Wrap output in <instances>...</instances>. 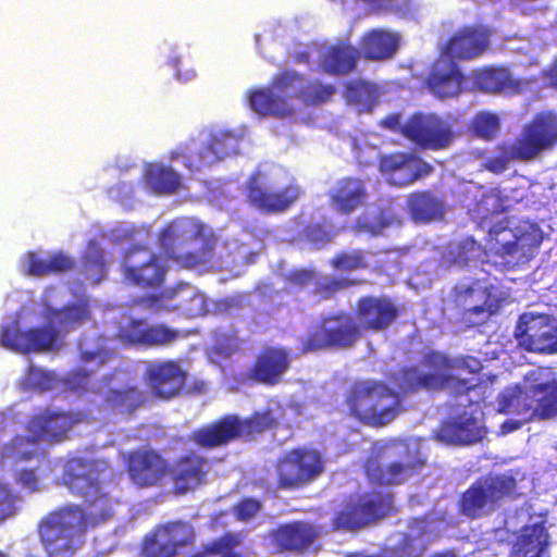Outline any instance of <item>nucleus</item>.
Returning a JSON list of instances; mask_svg holds the SVG:
<instances>
[{"label": "nucleus", "instance_id": "f257e3e1", "mask_svg": "<svg viewBox=\"0 0 557 557\" xmlns=\"http://www.w3.org/2000/svg\"><path fill=\"white\" fill-rule=\"evenodd\" d=\"M112 465L102 459L71 458L61 481L71 494L83 498L89 511L78 505H65L44 516L37 528L39 540L49 556H71L84 543L88 527L112 518V497L108 486L114 481Z\"/></svg>", "mask_w": 557, "mask_h": 557}, {"label": "nucleus", "instance_id": "f03ea898", "mask_svg": "<svg viewBox=\"0 0 557 557\" xmlns=\"http://www.w3.org/2000/svg\"><path fill=\"white\" fill-rule=\"evenodd\" d=\"M202 226L189 222H172L160 230L158 236L162 256L151 251L147 246L133 245L123 255L122 275L132 286L143 289L160 288L166 278L172 260L181 268L193 269L209 262L214 244L205 243L199 250L189 251L188 247L201 235Z\"/></svg>", "mask_w": 557, "mask_h": 557}, {"label": "nucleus", "instance_id": "7ed1b4c3", "mask_svg": "<svg viewBox=\"0 0 557 557\" xmlns=\"http://www.w3.org/2000/svg\"><path fill=\"white\" fill-rule=\"evenodd\" d=\"M386 379L396 389L380 380H359L345 393L348 414L360 424L381 429L392 423L403 411V397L421 389L436 391L437 373H423L407 366L388 373Z\"/></svg>", "mask_w": 557, "mask_h": 557}, {"label": "nucleus", "instance_id": "20e7f679", "mask_svg": "<svg viewBox=\"0 0 557 557\" xmlns=\"http://www.w3.org/2000/svg\"><path fill=\"white\" fill-rule=\"evenodd\" d=\"M335 91L332 84L308 81L294 70H284L273 76L268 87L251 90L248 103L261 115L286 117L294 113L292 99L314 107L327 102Z\"/></svg>", "mask_w": 557, "mask_h": 557}, {"label": "nucleus", "instance_id": "39448f33", "mask_svg": "<svg viewBox=\"0 0 557 557\" xmlns=\"http://www.w3.org/2000/svg\"><path fill=\"white\" fill-rule=\"evenodd\" d=\"M498 411L521 416L525 420H548L557 417V380L550 368L529 370L517 383L504 388L497 396Z\"/></svg>", "mask_w": 557, "mask_h": 557}, {"label": "nucleus", "instance_id": "423d86ee", "mask_svg": "<svg viewBox=\"0 0 557 557\" xmlns=\"http://www.w3.org/2000/svg\"><path fill=\"white\" fill-rule=\"evenodd\" d=\"M275 424L276 420L270 409L255 411L246 419L225 414L195 430L190 441L199 447L210 449L225 446L242 436L263 433Z\"/></svg>", "mask_w": 557, "mask_h": 557}, {"label": "nucleus", "instance_id": "0eeeda50", "mask_svg": "<svg viewBox=\"0 0 557 557\" xmlns=\"http://www.w3.org/2000/svg\"><path fill=\"white\" fill-rule=\"evenodd\" d=\"M544 239L542 228L533 222L522 221L512 231L508 221L494 224L487 233V244L502 258H510L517 263H527L540 251Z\"/></svg>", "mask_w": 557, "mask_h": 557}, {"label": "nucleus", "instance_id": "6e6552de", "mask_svg": "<svg viewBox=\"0 0 557 557\" xmlns=\"http://www.w3.org/2000/svg\"><path fill=\"white\" fill-rule=\"evenodd\" d=\"M517 481L508 474H487L474 481L459 498V512L480 519L497 509L500 503L516 494Z\"/></svg>", "mask_w": 557, "mask_h": 557}, {"label": "nucleus", "instance_id": "1a4fd4ad", "mask_svg": "<svg viewBox=\"0 0 557 557\" xmlns=\"http://www.w3.org/2000/svg\"><path fill=\"white\" fill-rule=\"evenodd\" d=\"M322 454L300 446L285 451L275 463L276 487L282 491L302 490L315 482L324 472Z\"/></svg>", "mask_w": 557, "mask_h": 557}, {"label": "nucleus", "instance_id": "9d476101", "mask_svg": "<svg viewBox=\"0 0 557 557\" xmlns=\"http://www.w3.org/2000/svg\"><path fill=\"white\" fill-rule=\"evenodd\" d=\"M361 337L360 325L355 318L341 311L323 317L319 325L301 338L300 351L308 354L327 348H351Z\"/></svg>", "mask_w": 557, "mask_h": 557}, {"label": "nucleus", "instance_id": "9b49d317", "mask_svg": "<svg viewBox=\"0 0 557 557\" xmlns=\"http://www.w3.org/2000/svg\"><path fill=\"white\" fill-rule=\"evenodd\" d=\"M557 147V112L544 110L537 112L522 126L520 135L508 148L511 159L529 162L544 151Z\"/></svg>", "mask_w": 557, "mask_h": 557}, {"label": "nucleus", "instance_id": "f8f14e48", "mask_svg": "<svg viewBox=\"0 0 557 557\" xmlns=\"http://www.w3.org/2000/svg\"><path fill=\"white\" fill-rule=\"evenodd\" d=\"M239 149V137L228 131L212 133L208 141L199 149L195 140L184 143L171 152V160L182 159L183 164L191 172H198L226 157L236 154Z\"/></svg>", "mask_w": 557, "mask_h": 557}, {"label": "nucleus", "instance_id": "ddd939ff", "mask_svg": "<svg viewBox=\"0 0 557 557\" xmlns=\"http://www.w3.org/2000/svg\"><path fill=\"white\" fill-rule=\"evenodd\" d=\"M401 135L423 150L448 149L457 134L451 123L435 113L416 112L404 123Z\"/></svg>", "mask_w": 557, "mask_h": 557}, {"label": "nucleus", "instance_id": "4468645a", "mask_svg": "<svg viewBox=\"0 0 557 557\" xmlns=\"http://www.w3.org/2000/svg\"><path fill=\"white\" fill-rule=\"evenodd\" d=\"M492 290V285H486L478 278L458 282L447 294L444 304L449 310L457 312L468 326H474L480 322L473 321L472 317L494 312Z\"/></svg>", "mask_w": 557, "mask_h": 557}, {"label": "nucleus", "instance_id": "2eb2a0df", "mask_svg": "<svg viewBox=\"0 0 557 557\" xmlns=\"http://www.w3.org/2000/svg\"><path fill=\"white\" fill-rule=\"evenodd\" d=\"M393 512L391 493L372 491L360 495L337 511L332 520L334 530H357Z\"/></svg>", "mask_w": 557, "mask_h": 557}, {"label": "nucleus", "instance_id": "dca6fc26", "mask_svg": "<svg viewBox=\"0 0 557 557\" xmlns=\"http://www.w3.org/2000/svg\"><path fill=\"white\" fill-rule=\"evenodd\" d=\"M515 337L529 352L553 355L557 352L556 320L545 313H522L515 329Z\"/></svg>", "mask_w": 557, "mask_h": 557}, {"label": "nucleus", "instance_id": "f3484780", "mask_svg": "<svg viewBox=\"0 0 557 557\" xmlns=\"http://www.w3.org/2000/svg\"><path fill=\"white\" fill-rule=\"evenodd\" d=\"M124 470L135 486H161L169 476V461L153 448H136L122 456Z\"/></svg>", "mask_w": 557, "mask_h": 557}, {"label": "nucleus", "instance_id": "a211bd4d", "mask_svg": "<svg viewBox=\"0 0 557 557\" xmlns=\"http://www.w3.org/2000/svg\"><path fill=\"white\" fill-rule=\"evenodd\" d=\"M298 194L293 185L275 187L261 171L253 172L246 183L247 202L264 213L284 212L297 200Z\"/></svg>", "mask_w": 557, "mask_h": 557}, {"label": "nucleus", "instance_id": "6ab92c4d", "mask_svg": "<svg viewBox=\"0 0 557 557\" xmlns=\"http://www.w3.org/2000/svg\"><path fill=\"white\" fill-rule=\"evenodd\" d=\"M117 337L127 345L158 348L172 346L185 338L186 333L165 323L148 324L144 319H131L119 329Z\"/></svg>", "mask_w": 557, "mask_h": 557}, {"label": "nucleus", "instance_id": "aec40b11", "mask_svg": "<svg viewBox=\"0 0 557 557\" xmlns=\"http://www.w3.org/2000/svg\"><path fill=\"white\" fill-rule=\"evenodd\" d=\"M83 420L77 412L44 409L33 414L25 424V431L35 434L40 442L60 444L70 438L71 430Z\"/></svg>", "mask_w": 557, "mask_h": 557}, {"label": "nucleus", "instance_id": "412c9836", "mask_svg": "<svg viewBox=\"0 0 557 557\" xmlns=\"http://www.w3.org/2000/svg\"><path fill=\"white\" fill-rule=\"evenodd\" d=\"M397 305L386 296H362L355 307L354 318L360 332H383L399 317Z\"/></svg>", "mask_w": 557, "mask_h": 557}, {"label": "nucleus", "instance_id": "4be33fe9", "mask_svg": "<svg viewBox=\"0 0 557 557\" xmlns=\"http://www.w3.org/2000/svg\"><path fill=\"white\" fill-rule=\"evenodd\" d=\"M320 536L318 527L307 520L278 524L268 533L269 544L276 554H301Z\"/></svg>", "mask_w": 557, "mask_h": 557}, {"label": "nucleus", "instance_id": "5701e85b", "mask_svg": "<svg viewBox=\"0 0 557 557\" xmlns=\"http://www.w3.org/2000/svg\"><path fill=\"white\" fill-rule=\"evenodd\" d=\"M194 541V530L187 522H169L159 527L144 543L145 557H176Z\"/></svg>", "mask_w": 557, "mask_h": 557}, {"label": "nucleus", "instance_id": "b1692460", "mask_svg": "<svg viewBox=\"0 0 557 557\" xmlns=\"http://www.w3.org/2000/svg\"><path fill=\"white\" fill-rule=\"evenodd\" d=\"M58 339V331L50 325L28 330L8 325L0 330V345L23 354L51 350L55 347Z\"/></svg>", "mask_w": 557, "mask_h": 557}, {"label": "nucleus", "instance_id": "393cba45", "mask_svg": "<svg viewBox=\"0 0 557 557\" xmlns=\"http://www.w3.org/2000/svg\"><path fill=\"white\" fill-rule=\"evenodd\" d=\"M144 376L152 394L161 399L178 396L187 382V372L176 360L151 362Z\"/></svg>", "mask_w": 557, "mask_h": 557}, {"label": "nucleus", "instance_id": "a878e982", "mask_svg": "<svg viewBox=\"0 0 557 557\" xmlns=\"http://www.w3.org/2000/svg\"><path fill=\"white\" fill-rule=\"evenodd\" d=\"M115 359V351L104 345H96L94 348H84L81 346L77 366L66 373L64 382L72 389H86L91 379L104 367L110 366Z\"/></svg>", "mask_w": 557, "mask_h": 557}, {"label": "nucleus", "instance_id": "bb28decb", "mask_svg": "<svg viewBox=\"0 0 557 557\" xmlns=\"http://www.w3.org/2000/svg\"><path fill=\"white\" fill-rule=\"evenodd\" d=\"M385 453L369 457L364 462V473L368 480L377 485H397L407 478L417 474L424 466L421 459L407 461H385Z\"/></svg>", "mask_w": 557, "mask_h": 557}, {"label": "nucleus", "instance_id": "cd10ccee", "mask_svg": "<svg viewBox=\"0 0 557 557\" xmlns=\"http://www.w3.org/2000/svg\"><path fill=\"white\" fill-rule=\"evenodd\" d=\"M490 36L491 32L485 26H465L447 40L443 54L450 60H471L488 48Z\"/></svg>", "mask_w": 557, "mask_h": 557}, {"label": "nucleus", "instance_id": "c85d7f7f", "mask_svg": "<svg viewBox=\"0 0 557 557\" xmlns=\"http://www.w3.org/2000/svg\"><path fill=\"white\" fill-rule=\"evenodd\" d=\"M292 358L283 347H264L257 355L248 376L256 383L274 386L289 369Z\"/></svg>", "mask_w": 557, "mask_h": 557}, {"label": "nucleus", "instance_id": "c756f323", "mask_svg": "<svg viewBox=\"0 0 557 557\" xmlns=\"http://www.w3.org/2000/svg\"><path fill=\"white\" fill-rule=\"evenodd\" d=\"M463 81L456 62L441 54L432 63L425 85L434 97L445 99L457 97L462 91Z\"/></svg>", "mask_w": 557, "mask_h": 557}, {"label": "nucleus", "instance_id": "7c9ffc66", "mask_svg": "<svg viewBox=\"0 0 557 557\" xmlns=\"http://www.w3.org/2000/svg\"><path fill=\"white\" fill-rule=\"evenodd\" d=\"M207 474V460L195 453L180 457L173 465L169 463V475L177 493L187 491L205 482Z\"/></svg>", "mask_w": 557, "mask_h": 557}, {"label": "nucleus", "instance_id": "2f4dec72", "mask_svg": "<svg viewBox=\"0 0 557 557\" xmlns=\"http://www.w3.org/2000/svg\"><path fill=\"white\" fill-rule=\"evenodd\" d=\"M549 543L547 520L543 518L541 521L521 528L510 557H548Z\"/></svg>", "mask_w": 557, "mask_h": 557}, {"label": "nucleus", "instance_id": "473e14b6", "mask_svg": "<svg viewBox=\"0 0 557 557\" xmlns=\"http://www.w3.org/2000/svg\"><path fill=\"white\" fill-rule=\"evenodd\" d=\"M485 429L479 425L478 420L467 412L449 418L440 426L441 437L454 444L476 443L485 436Z\"/></svg>", "mask_w": 557, "mask_h": 557}, {"label": "nucleus", "instance_id": "72a5a7b5", "mask_svg": "<svg viewBox=\"0 0 557 557\" xmlns=\"http://www.w3.org/2000/svg\"><path fill=\"white\" fill-rule=\"evenodd\" d=\"M474 86L486 94L517 92L519 81L515 79L510 71L503 66H484L473 73Z\"/></svg>", "mask_w": 557, "mask_h": 557}, {"label": "nucleus", "instance_id": "f704fd0d", "mask_svg": "<svg viewBox=\"0 0 557 557\" xmlns=\"http://www.w3.org/2000/svg\"><path fill=\"white\" fill-rule=\"evenodd\" d=\"M366 197L367 190L362 180L343 177L337 181L330 200L338 212L349 214L363 203Z\"/></svg>", "mask_w": 557, "mask_h": 557}, {"label": "nucleus", "instance_id": "c9c22d12", "mask_svg": "<svg viewBox=\"0 0 557 557\" xmlns=\"http://www.w3.org/2000/svg\"><path fill=\"white\" fill-rule=\"evenodd\" d=\"M25 259V273L36 277L65 273L75 265L74 260L62 251L52 252L48 258H41L37 252L28 251Z\"/></svg>", "mask_w": 557, "mask_h": 557}, {"label": "nucleus", "instance_id": "e433bc0d", "mask_svg": "<svg viewBox=\"0 0 557 557\" xmlns=\"http://www.w3.org/2000/svg\"><path fill=\"white\" fill-rule=\"evenodd\" d=\"M407 208L414 222L429 223L443 216L445 203L432 191L421 190L409 196Z\"/></svg>", "mask_w": 557, "mask_h": 557}, {"label": "nucleus", "instance_id": "4c0bfd02", "mask_svg": "<svg viewBox=\"0 0 557 557\" xmlns=\"http://www.w3.org/2000/svg\"><path fill=\"white\" fill-rule=\"evenodd\" d=\"M359 51L350 45H333L321 57V66L331 75H346L355 70Z\"/></svg>", "mask_w": 557, "mask_h": 557}, {"label": "nucleus", "instance_id": "58836bf2", "mask_svg": "<svg viewBox=\"0 0 557 557\" xmlns=\"http://www.w3.org/2000/svg\"><path fill=\"white\" fill-rule=\"evenodd\" d=\"M398 48V37L383 29H374L364 35L361 50L368 60H385Z\"/></svg>", "mask_w": 557, "mask_h": 557}, {"label": "nucleus", "instance_id": "ea45409f", "mask_svg": "<svg viewBox=\"0 0 557 557\" xmlns=\"http://www.w3.org/2000/svg\"><path fill=\"white\" fill-rule=\"evenodd\" d=\"M146 398L144 392L136 385L124 388L109 389L104 397V405L121 414H132L144 405Z\"/></svg>", "mask_w": 557, "mask_h": 557}, {"label": "nucleus", "instance_id": "a19ab883", "mask_svg": "<svg viewBox=\"0 0 557 557\" xmlns=\"http://www.w3.org/2000/svg\"><path fill=\"white\" fill-rule=\"evenodd\" d=\"M144 178L147 185L159 195H171L181 186L180 174L163 164H147Z\"/></svg>", "mask_w": 557, "mask_h": 557}, {"label": "nucleus", "instance_id": "79ce46f5", "mask_svg": "<svg viewBox=\"0 0 557 557\" xmlns=\"http://www.w3.org/2000/svg\"><path fill=\"white\" fill-rule=\"evenodd\" d=\"M423 364L434 370H466L471 374H476L482 370V363L475 357L463 356L456 359H449L434 351L424 355Z\"/></svg>", "mask_w": 557, "mask_h": 557}, {"label": "nucleus", "instance_id": "37998d69", "mask_svg": "<svg viewBox=\"0 0 557 557\" xmlns=\"http://www.w3.org/2000/svg\"><path fill=\"white\" fill-rule=\"evenodd\" d=\"M39 438L35 434L28 433L27 435L17 434L13 436L2 447V456L16 461H26L35 458L38 454Z\"/></svg>", "mask_w": 557, "mask_h": 557}, {"label": "nucleus", "instance_id": "c03bdc74", "mask_svg": "<svg viewBox=\"0 0 557 557\" xmlns=\"http://www.w3.org/2000/svg\"><path fill=\"white\" fill-rule=\"evenodd\" d=\"M108 262L103 249L96 242H90L83 256V273L86 278L98 284L107 275Z\"/></svg>", "mask_w": 557, "mask_h": 557}, {"label": "nucleus", "instance_id": "a18cd8bd", "mask_svg": "<svg viewBox=\"0 0 557 557\" xmlns=\"http://www.w3.org/2000/svg\"><path fill=\"white\" fill-rule=\"evenodd\" d=\"M90 319L88 302L76 301L64 306L54 313V320L61 331L67 333Z\"/></svg>", "mask_w": 557, "mask_h": 557}, {"label": "nucleus", "instance_id": "49530a36", "mask_svg": "<svg viewBox=\"0 0 557 557\" xmlns=\"http://www.w3.org/2000/svg\"><path fill=\"white\" fill-rule=\"evenodd\" d=\"M330 265L341 272L364 270L369 267L366 252L362 249L339 251L330 260Z\"/></svg>", "mask_w": 557, "mask_h": 557}, {"label": "nucleus", "instance_id": "de8ad7c7", "mask_svg": "<svg viewBox=\"0 0 557 557\" xmlns=\"http://www.w3.org/2000/svg\"><path fill=\"white\" fill-rule=\"evenodd\" d=\"M380 555L381 557H414V537L399 532L394 536L393 543H387L381 548Z\"/></svg>", "mask_w": 557, "mask_h": 557}, {"label": "nucleus", "instance_id": "09e8293b", "mask_svg": "<svg viewBox=\"0 0 557 557\" xmlns=\"http://www.w3.org/2000/svg\"><path fill=\"white\" fill-rule=\"evenodd\" d=\"M478 219L484 221L504 211L502 198L494 190L485 191L472 209Z\"/></svg>", "mask_w": 557, "mask_h": 557}, {"label": "nucleus", "instance_id": "8fccbe9b", "mask_svg": "<svg viewBox=\"0 0 557 557\" xmlns=\"http://www.w3.org/2000/svg\"><path fill=\"white\" fill-rule=\"evenodd\" d=\"M472 129L482 139H493L499 129V119L495 113H478L472 121Z\"/></svg>", "mask_w": 557, "mask_h": 557}, {"label": "nucleus", "instance_id": "3c124183", "mask_svg": "<svg viewBox=\"0 0 557 557\" xmlns=\"http://www.w3.org/2000/svg\"><path fill=\"white\" fill-rule=\"evenodd\" d=\"M356 282L347 277H324L315 284L313 294L320 299L326 300L334 297L338 292L354 286Z\"/></svg>", "mask_w": 557, "mask_h": 557}, {"label": "nucleus", "instance_id": "603ef678", "mask_svg": "<svg viewBox=\"0 0 557 557\" xmlns=\"http://www.w3.org/2000/svg\"><path fill=\"white\" fill-rule=\"evenodd\" d=\"M437 377L440 379V382L436 385V389L448 388L456 396L467 395L470 391L474 389L479 384L478 380L473 377L459 379L458 376L451 373H437Z\"/></svg>", "mask_w": 557, "mask_h": 557}, {"label": "nucleus", "instance_id": "864d4df0", "mask_svg": "<svg viewBox=\"0 0 557 557\" xmlns=\"http://www.w3.org/2000/svg\"><path fill=\"white\" fill-rule=\"evenodd\" d=\"M184 289H169L159 294L144 295L133 300V306L139 307L143 310L151 312H159L164 308V301L174 298L176 295L183 294Z\"/></svg>", "mask_w": 557, "mask_h": 557}, {"label": "nucleus", "instance_id": "5fc2aeb1", "mask_svg": "<svg viewBox=\"0 0 557 557\" xmlns=\"http://www.w3.org/2000/svg\"><path fill=\"white\" fill-rule=\"evenodd\" d=\"M304 237L314 248L321 249L333 242L335 232L324 224L311 223L304 228Z\"/></svg>", "mask_w": 557, "mask_h": 557}, {"label": "nucleus", "instance_id": "6e6d98bb", "mask_svg": "<svg viewBox=\"0 0 557 557\" xmlns=\"http://www.w3.org/2000/svg\"><path fill=\"white\" fill-rule=\"evenodd\" d=\"M261 509V500L253 497H244L234 506L233 512L238 521L247 522L255 518Z\"/></svg>", "mask_w": 557, "mask_h": 557}, {"label": "nucleus", "instance_id": "4d7b16f0", "mask_svg": "<svg viewBox=\"0 0 557 557\" xmlns=\"http://www.w3.org/2000/svg\"><path fill=\"white\" fill-rule=\"evenodd\" d=\"M175 308L189 317H196L205 312V300L201 295L191 292L188 297H181Z\"/></svg>", "mask_w": 557, "mask_h": 557}, {"label": "nucleus", "instance_id": "13d9d810", "mask_svg": "<svg viewBox=\"0 0 557 557\" xmlns=\"http://www.w3.org/2000/svg\"><path fill=\"white\" fill-rule=\"evenodd\" d=\"M317 276V273L314 270L310 269H295L292 270L287 276V282L290 285L297 286V287H306L310 285Z\"/></svg>", "mask_w": 557, "mask_h": 557}, {"label": "nucleus", "instance_id": "bf43d9fd", "mask_svg": "<svg viewBox=\"0 0 557 557\" xmlns=\"http://www.w3.org/2000/svg\"><path fill=\"white\" fill-rule=\"evenodd\" d=\"M18 484L28 490L35 492L38 490V478L33 469H24L17 473Z\"/></svg>", "mask_w": 557, "mask_h": 557}, {"label": "nucleus", "instance_id": "052dcab7", "mask_svg": "<svg viewBox=\"0 0 557 557\" xmlns=\"http://www.w3.org/2000/svg\"><path fill=\"white\" fill-rule=\"evenodd\" d=\"M392 224V219L383 214H379L375 221L362 223V228L372 235H380Z\"/></svg>", "mask_w": 557, "mask_h": 557}, {"label": "nucleus", "instance_id": "680f3d73", "mask_svg": "<svg viewBox=\"0 0 557 557\" xmlns=\"http://www.w3.org/2000/svg\"><path fill=\"white\" fill-rule=\"evenodd\" d=\"M380 125L384 128H387L392 132H396L401 134V129L404 128V124H401V115L400 113H392L381 120Z\"/></svg>", "mask_w": 557, "mask_h": 557}, {"label": "nucleus", "instance_id": "e2e57ef3", "mask_svg": "<svg viewBox=\"0 0 557 557\" xmlns=\"http://www.w3.org/2000/svg\"><path fill=\"white\" fill-rule=\"evenodd\" d=\"M485 168L493 173H502L507 168V161L502 157H493L486 161Z\"/></svg>", "mask_w": 557, "mask_h": 557}, {"label": "nucleus", "instance_id": "0e129e2a", "mask_svg": "<svg viewBox=\"0 0 557 557\" xmlns=\"http://www.w3.org/2000/svg\"><path fill=\"white\" fill-rule=\"evenodd\" d=\"M41 379V381L37 382L40 389H48L50 388V377L46 372H42L39 369L32 368L29 370V380H36Z\"/></svg>", "mask_w": 557, "mask_h": 557}, {"label": "nucleus", "instance_id": "69168bd1", "mask_svg": "<svg viewBox=\"0 0 557 557\" xmlns=\"http://www.w3.org/2000/svg\"><path fill=\"white\" fill-rule=\"evenodd\" d=\"M542 77L547 86L557 88V61L543 71Z\"/></svg>", "mask_w": 557, "mask_h": 557}, {"label": "nucleus", "instance_id": "338daca9", "mask_svg": "<svg viewBox=\"0 0 557 557\" xmlns=\"http://www.w3.org/2000/svg\"><path fill=\"white\" fill-rule=\"evenodd\" d=\"M405 161L404 156H388L382 159V166L387 170H397L401 168Z\"/></svg>", "mask_w": 557, "mask_h": 557}, {"label": "nucleus", "instance_id": "774afa93", "mask_svg": "<svg viewBox=\"0 0 557 557\" xmlns=\"http://www.w3.org/2000/svg\"><path fill=\"white\" fill-rule=\"evenodd\" d=\"M172 64H173V66H174L175 71H176V74H175V75H176V77H177L178 79L187 81V79H189V78H191V77H194V76H195V72H194V71H191V70H188V71H186L185 73H182V72H181V64H182V61H181V59H180L178 57H177V58H173V59H172Z\"/></svg>", "mask_w": 557, "mask_h": 557}]
</instances>
